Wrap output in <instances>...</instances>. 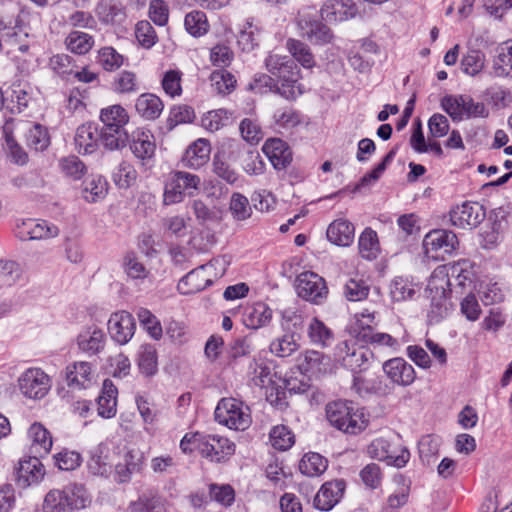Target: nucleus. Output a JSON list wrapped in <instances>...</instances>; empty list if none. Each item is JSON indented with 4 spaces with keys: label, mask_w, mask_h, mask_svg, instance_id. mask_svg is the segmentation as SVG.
Segmentation results:
<instances>
[{
    "label": "nucleus",
    "mask_w": 512,
    "mask_h": 512,
    "mask_svg": "<svg viewBox=\"0 0 512 512\" xmlns=\"http://www.w3.org/2000/svg\"><path fill=\"white\" fill-rule=\"evenodd\" d=\"M211 144L207 139L199 138L190 144L181 158L184 167L199 169L210 159Z\"/></svg>",
    "instance_id": "nucleus-24"
},
{
    "label": "nucleus",
    "mask_w": 512,
    "mask_h": 512,
    "mask_svg": "<svg viewBox=\"0 0 512 512\" xmlns=\"http://www.w3.org/2000/svg\"><path fill=\"white\" fill-rule=\"evenodd\" d=\"M199 452L211 461H221L235 452V444L228 438L218 435H202Z\"/></svg>",
    "instance_id": "nucleus-14"
},
{
    "label": "nucleus",
    "mask_w": 512,
    "mask_h": 512,
    "mask_svg": "<svg viewBox=\"0 0 512 512\" xmlns=\"http://www.w3.org/2000/svg\"><path fill=\"white\" fill-rule=\"evenodd\" d=\"M266 69L275 77L276 93L287 100H295L304 93L300 83V69L287 56L269 54L265 60Z\"/></svg>",
    "instance_id": "nucleus-1"
},
{
    "label": "nucleus",
    "mask_w": 512,
    "mask_h": 512,
    "mask_svg": "<svg viewBox=\"0 0 512 512\" xmlns=\"http://www.w3.org/2000/svg\"><path fill=\"white\" fill-rule=\"evenodd\" d=\"M90 495L81 484H69L62 489L50 490L43 502V512H73L86 508Z\"/></svg>",
    "instance_id": "nucleus-4"
},
{
    "label": "nucleus",
    "mask_w": 512,
    "mask_h": 512,
    "mask_svg": "<svg viewBox=\"0 0 512 512\" xmlns=\"http://www.w3.org/2000/svg\"><path fill=\"white\" fill-rule=\"evenodd\" d=\"M427 292L431 300L428 316L431 322H439L447 316L450 309L449 294L451 290L444 269H436L432 273L427 285Z\"/></svg>",
    "instance_id": "nucleus-6"
},
{
    "label": "nucleus",
    "mask_w": 512,
    "mask_h": 512,
    "mask_svg": "<svg viewBox=\"0 0 512 512\" xmlns=\"http://www.w3.org/2000/svg\"><path fill=\"white\" fill-rule=\"evenodd\" d=\"M112 89L117 94H132L139 90V80L136 73L123 70L118 73L112 82Z\"/></svg>",
    "instance_id": "nucleus-48"
},
{
    "label": "nucleus",
    "mask_w": 512,
    "mask_h": 512,
    "mask_svg": "<svg viewBox=\"0 0 512 512\" xmlns=\"http://www.w3.org/2000/svg\"><path fill=\"white\" fill-rule=\"evenodd\" d=\"M145 466V454L137 447H129L124 452L121 461L115 465L114 480L119 483H128L132 476L140 474Z\"/></svg>",
    "instance_id": "nucleus-13"
},
{
    "label": "nucleus",
    "mask_w": 512,
    "mask_h": 512,
    "mask_svg": "<svg viewBox=\"0 0 512 512\" xmlns=\"http://www.w3.org/2000/svg\"><path fill=\"white\" fill-rule=\"evenodd\" d=\"M326 236L334 245L349 246L354 241V226H328Z\"/></svg>",
    "instance_id": "nucleus-59"
},
{
    "label": "nucleus",
    "mask_w": 512,
    "mask_h": 512,
    "mask_svg": "<svg viewBox=\"0 0 512 512\" xmlns=\"http://www.w3.org/2000/svg\"><path fill=\"white\" fill-rule=\"evenodd\" d=\"M342 346L341 350H347L346 355L342 357V364L344 367L353 372L367 369L369 360L373 355L371 351L364 347H359L350 352L346 342H343Z\"/></svg>",
    "instance_id": "nucleus-36"
},
{
    "label": "nucleus",
    "mask_w": 512,
    "mask_h": 512,
    "mask_svg": "<svg viewBox=\"0 0 512 512\" xmlns=\"http://www.w3.org/2000/svg\"><path fill=\"white\" fill-rule=\"evenodd\" d=\"M195 119L194 109L186 104L173 105L166 120V125L169 130L174 129L180 124H187L193 122Z\"/></svg>",
    "instance_id": "nucleus-50"
},
{
    "label": "nucleus",
    "mask_w": 512,
    "mask_h": 512,
    "mask_svg": "<svg viewBox=\"0 0 512 512\" xmlns=\"http://www.w3.org/2000/svg\"><path fill=\"white\" fill-rule=\"evenodd\" d=\"M182 81L183 73L178 69H170L163 73L161 87L168 97L175 99L183 94Z\"/></svg>",
    "instance_id": "nucleus-44"
},
{
    "label": "nucleus",
    "mask_w": 512,
    "mask_h": 512,
    "mask_svg": "<svg viewBox=\"0 0 512 512\" xmlns=\"http://www.w3.org/2000/svg\"><path fill=\"white\" fill-rule=\"evenodd\" d=\"M122 268L126 276L135 281H144L150 277V270L139 260L133 252L125 254Z\"/></svg>",
    "instance_id": "nucleus-42"
},
{
    "label": "nucleus",
    "mask_w": 512,
    "mask_h": 512,
    "mask_svg": "<svg viewBox=\"0 0 512 512\" xmlns=\"http://www.w3.org/2000/svg\"><path fill=\"white\" fill-rule=\"evenodd\" d=\"M109 184L105 177L92 175L83 182L82 197L90 203L103 200L108 193Z\"/></svg>",
    "instance_id": "nucleus-35"
},
{
    "label": "nucleus",
    "mask_w": 512,
    "mask_h": 512,
    "mask_svg": "<svg viewBox=\"0 0 512 512\" xmlns=\"http://www.w3.org/2000/svg\"><path fill=\"white\" fill-rule=\"evenodd\" d=\"M212 283V276L201 265L183 276L178 282L177 289L183 295H191L204 290Z\"/></svg>",
    "instance_id": "nucleus-22"
},
{
    "label": "nucleus",
    "mask_w": 512,
    "mask_h": 512,
    "mask_svg": "<svg viewBox=\"0 0 512 512\" xmlns=\"http://www.w3.org/2000/svg\"><path fill=\"white\" fill-rule=\"evenodd\" d=\"M59 167L63 174L74 180L81 179L87 171L85 164L75 155L60 159Z\"/></svg>",
    "instance_id": "nucleus-64"
},
{
    "label": "nucleus",
    "mask_w": 512,
    "mask_h": 512,
    "mask_svg": "<svg viewBox=\"0 0 512 512\" xmlns=\"http://www.w3.org/2000/svg\"><path fill=\"white\" fill-rule=\"evenodd\" d=\"M96 379V367L89 361H76L66 367V380L72 388L87 389Z\"/></svg>",
    "instance_id": "nucleus-15"
},
{
    "label": "nucleus",
    "mask_w": 512,
    "mask_h": 512,
    "mask_svg": "<svg viewBox=\"0 0 512 512\" xmlns=\"http://www.w3.org/2000/svg\"><path fill=\"white\" fill-rule=\"evenodd\" d=\"M229 210L233 218L237 221H244L248 219L252 212L248 198L238 192H234L231 195Z\"/></svg>",
    "instance_id": "nucleus-61"
},
{
    "label": "nucleus",
    "mask_w": 512,
    "mask_h": 512,
    "mask_svg": "<svg viewBox=\"0 0 512 512\" xmlns=\"http://www.w3.org/2000/svg\"><path fill=\"white\" fill-rule=\"evenodd\" d=\"M97 63L107 72L118 70L124 64V56L112 46H105L98 50Z\"/></svg>",
    "instance_id": "nucleus-47"
},
{
    "label": "nucleus",
    "mask_w": 512,
    "mask_h": 512,
    "mask_svg": "<svg viewBox=\"0 0 512 512\" xmlns=\"http://www.w3.org/2000/svg\"><path fill=\"white\" fill-rule=\"evenodd\" d=\"M108 331L111 338L123 345L128 343L135 332V321L127 311L113 313L108 320Z\"/></svg>",
    "instance_id": "nucleus-16"
},
{
    "label": "nucleus",
    "mask_w": 512,
    "mask_h": 512,
    "mask_svg": "<svg viewBox=\"0 0 512 512\" xmlns=\"http://www.w3.org/2000/svg\"><path fill=\"white\" fill-rule=\"evenodd\" d=\"M184 27L187 33L195 38H199L207 34L210 25L205 12L201 10H193L186 14L184 18Z\"/></svg>",
    "instance_id": "nucleus-43"
},
{
    "label": "nucleus",
    "mask_w": 512,
    "mask_h": 512,
    "mask_svg": "<svg viewBox=\"0 0 512 512\" xmlns=\"http://www.w3.org/2000/svg\"><path fill=\"white\" fill-rule=\"evenodd\" d=\"M357 8L350 0H328L322 7V20L337 23L355 16Z\"/></svg>",
    "instance_id": "nucleus-27"
},
{
    "label": "nucleus",
    "mask_w": 512,
    "mask_h": 512,
    "mask_svg": "<svg viewBox=\"0 0 512 512\" xmlns=\"http://www.w3.org/2000/svg\"><path fill=\"white\" fill-rule=\"evenodd\" d=\"M106 343L104 331L96 325H89L79 332L76 344L81 352L93 356L100 353Z\"/></svg>",
    "instance_id": "nucleus-19"
},
{
    "label": "nucleus",
    "mask_w": 512,
    "mask_h": 512,
    "mask_svg": "<svg viewBox=\"0 0 512 512\" xmlns=\"http://www.w3.org/2000/svg\"><path fill=\"white\" fill-rule=\"evenodd\" d=\"M129 142V149L133 156L138 160L141 167L150 169L155 164L156 139L151 130L147 128H137L132 131Z\"/></svg>",
    "instance_id": "nucleus-8"
},
{
    "label": "nucleus",
    "mask_w": 512,
    "mask_h": 512,
    "mask_svg": "<svg viewBox=\"0 0 512 512\" xmlns=\"http://www.w3.org/2000/svg\"><path fill=\"white\" fill-rule=\"evenodd\" d=\"M117 388L109 379L104 380L101 394L97 399L98 415L103 418H112L116 415Z\"/></svg>",
    "instance_id": "nucleus-30"
},
{
    "label": "nucleus",
    "mask_w": 512,
    "mask_h": 512,
    "mask_svg": "<svg viewBox=\"0 0 512 512\" xmlns=\"http://www.w3.org/2000/svg\"><path fill=\"white\" fill-rule=\"evenodd\" d=\"M383 371L394 384L403 387L410 386L416 379L414 367L400 357L385 361Z\"/></svg>",
    "instance_id": "nucleus-20"
},
{
    "label": "nucleus",
    "mask_w": 512,
    "mask_h": 512,
    "mask_svg": "<svg viewBox=\"0 0 512 512\" xmlns=\"http://www.w3.org/2000/svg\"><path fill=\"white\" fill-rule=\"evenodd\" d=\"M215 419L229 429L245 431L252 423L248 405L235 398H223L215 409Z\"/></svg>",
    "instance_id": "nucleus-7"
},
{
    "label": "nucleus",
    "mask_w": 512,
    "mask_h": 512,
    "mask_svg": "<svg viewBox=\"0 0 512 512\" xmlns=\"http://www.w3.org/2000/svg\"><path fill=\"white\" fill-rule=\"evenodd\" d=\"M99 129L94 123L80 125L75 134V147L81 154H92L99 147Z\"/></svg>",
    "instance_id": "nucleus-28"
},
{
    "label": "nucleus",
    "mask_w": 512,
    "mask_h": 512,
    "mask_svg": "<svg viewBox=\"0 0 512 512\" xmlns=\"http://www.w3.org/2000/svg\"><path fill=\"white\" fill-rule=\"evenodd\" d=\"M441 105L454 121L472 117H487L489 114L484 103L475 102L468 95L445 96Z\"/></svg>",
    "instance_id": "nucleus-9"
},
{
    "label": "nucleus",
    "mask_w": 512,
    "mask_h": 512,
    "mask_svg": "<svg viewBox=\"0 0 512 512\" xmlns=\"http://www.w3.org/2000/svg\"><path fill=\"white\" fill-rule=\"evenodd\" d=\"M485 55L482 51L471 49L462 57L461 69L470 76L479 74L484 68Z\"/></svg>",
    "instance_id": "nucleus-56"
},
{
    "label": "nucleus",
    "mask_w": 512,
    "mask_h": 512,
    "mask_svg": "<svg viewBox=\"0 0 512 512\" xmlns=\"http://www.w3.org/2000/svg\"><path fill=\"white\" fill-rule=\"evenodd\" d=\"M18 386L25 397L41 399L50 389V379L41 369L29 368L20 375Z\"/></svg>",
    "instance_id": "nucleus-12"
},
{
    "label": "nucleus",
    "mask_w": 512,
    "mask_h": 512,
    "mask_svg": "<svg viewBox=\"0 0 512 512\" xmlns=\"http://www.w3.org/2000/svg\"><path fill=\"white\" fill-rule=\"evenodd\" d=\"M198 175L186 171L169 172L164 180L163 202L165 205L181 203L185 197L194 196L200 189Z\"/></svg>",
    "instance_id": "nucleus-5"
},
{
    "label": "nucleus",
    "mask_w": 512,
    "mask_h": 512,
    "mask_svg": "<svg viewBox=\"0 0 512 512\" xmlns=\"http://www.w3.org/2000/svg\"><path fill=\"white\" fill-rule=\"evenodd\" d=\"M27 145L35 151H43L50 145L48 130L40 124L33 125L26 136Z\"/></svg>",
    "instance_id": "nucleus-63"
},
{
    "label": "nucleus",
    "mask_w": 512,
    "mask_h": 512,
    "mask_svg": "<svg viewBox=\"0 0 512 512\" xmlns=\"http://www.w3.org/2000/svg\"><path fill=\"white\" fill-rule=\"evenodd\" d=\"M138 177L134 165L128 161H122L113 173V181L120 189H127L135 184Z\"/></svg>",
    "instance_id": "nucleus-53"
},
{
    "label": "nucleus",
    "mask_w": 512,
    "mask_h": 512,
    "mask_svg": "<svg viewBox=\"0 0 512 512\" xmlns=\"http://www.w3.org/2000/svg\"><path fill=\"white\" fill-rule=\"evenodd\" d=\"M394 481L398 488L388 497L387 502L389 507L396 509L407 503L410 493V481H407L402 475L395 476Z\"/></svg>",
    "instance_id": "nucleus-62"
},
{
    "label": "nucleus",
    "mask_w": 512,
    "mask_h": 512,
    "mask_svg": "<svg viewBox=\"0 0 512 512\" xmlns=\"http://www.w3.org/2000/svg\"><path fill=\"white\" fill-rule=\"evenodd\" d=\"M272 318V310L263 302H258L246 309L244 323L251 329L267 325Z\"/></svg>",
    "instance_id": "nucleus-38"
},
{
    "label": "nucleus",
    "mask_w": 512,
    "mask_h": 512,
    "mask_svg": "<svg viewBox=\"0 0 512 512\" xmlns=\"http://www.w3.org/2000/svg\"><path fill=\"white\" fill-rule=\"evenodd\" d=\"M230 113L226 109L208 111L201 118V126L210 132H216L228 124Z\"/></svg>",
    "instance_id": "nucleus-54"
},
{
    "label": "nucleus",
    "mask_w": 512,
    "mask_h": 512,
    "mask_svg": "<svg viewBox=\"0 0 512 512\" xmlns=\"http://www.w3.org/2000/svg\"><path fill=\"white\" fill-rule=\"evenodd\" d=\"M99 135V141L110 151L119 150L125 147L128 140V134L125 129L109 127L106 125H103L102 129L99 130Z\"/></svg>",
    "instance_id": "nucleus-41"
},
{
    "label": "nucleus",
    "mask_w": 512,
    "mask_h": 512,
    "mask_svg": "<svg viewBox=\"0 0 512 512\" xmlns=\"http://www.w3.org/2000/svg\"><path fill=\"white\" fill-rule=\"evenodd\" d=\"M137 318L148 332V334L155 340H159L162 337L163 330L159 320L152 312L146 308L140 307L136 312Z\"/></svg>",
    "instance_id": "nucleus-57"
},
{
    "label": "nucleus",
    "mask_w": 512,
    "mask_h": 512,
    "mask_svg": "<svg viewBox=\"0 0 512 512\" xmlns=\"http://www.w3.org/2000/svg\"><path fill=\"white\" fill-rule=\"evenodd\" d=\"M21 275L22 270L18 263L12 260H0V289L14 286Z\"/></svg>",
    "instance_id": "nucleus-51"
},
{
    "label": "nucleus",
    "mask_w": 512,
    "mask_h": 512,
    "mask_svg": "<svg viewBox=\"0 0 512 512\" xmlns=\"http://www.w3.org/2000/svg\"><path fill=\"white\" fill-rule=\"evenodd\" d=\"M95 13L99 21L106 25H121L127 18L125 6L119 0H101Z\"/></svg>",
    "instance_id": "nucleus-25"
},
{
    "label": "nucleus",
    "mask_w": 512,
    "mask_h": 512,
    "mask_svg": "<svg viewBox=\"0 0 512 512\" xmlns=\"http://www.w3.org/2000/svg\"><path fill=\"white\" fill-rule=\"evenodd\" d=\"M138 367L142 374L152 376L157 372V352L151 344H143L138 351Z\"/></svg>",
    "instance_id": "nucleus-45"
},
{
    "label": "nucleus",
    "mask_w": 512,
    "mask_h": 512,
    "mask_svg": "<svg viewBox=\"0 0 512 512\" xmlns=\"http://www.w3.org/2000/svg\"><path fill=\"white\" fill-rule=\"evenodd\" d=\"M287 48L294 59L303 67L311 68L314 66V56L306 44L296 39H289L287 41Z\"/></svg>",
    "instance_id": "nucleus-60"
},
{
    "label": "nucleus",
    "mask_w": 512,
    "mask_h": 512,
    "mask_svg": "<svg viewBox=\"0 0 512 512\" xmlns=\"http://www.w3.org/2000/svg\"><path fill=\"white\" fill-rule=\"evenodd\" d=\"M89 99V89L74 87L69 90L66 97V109L71 114L83 115L87 108V100Z\"/></svg>",
    "instance_id": "nucleus-49"
},
{
    "label": "nucleus",
    "mask_w": 512,
    "mask_h": 512,
    "mask_svg": "<svg viewBox=\"0 0 512 512\" xmlns=\"http://www.w3.org/2000/svg\"><path fill=\"white\" fill-rule=\"evenodd\" d=\"M271 445L280 451L290 449L295 442L294 433L285 425H277L270 431Z\"/></svg>",
    "instance_id": "nucleus-55"
},
{
    "label": "nucleus",
    "mask_w": 512,
    "mask_h": 512,
    "mask_svg": "<svg viewBox=\"0 0 512 512\" xmlns=\"http://www.w3.org/2000/svg\"><path fill=\"white\" fill-rule=\"evenodd\" d=\"M320 277L312 271L302 272L297 277L296 289L298 295L312 303H318L320 297Z\"/></svg>",
    "instance_id": "nucleus-32"
},
{
    "label": "nucleus",
    "mask_w": 512,
    "mask_h": 512,
    "mask_svg": "<svg viewBox=\"0 0 512 512\" xmlns=\"http://www.w3.org/2000/svg\"><path fill=\"white\" fill-rule=\"evenodd\" d=\"M212 86L219 94H229L236 87L235 76L227 70H215L210 75Z\"/></svg>",
    "instance_id": "nucleus-58"
},
{
    "label": "nucleus",
    "mask_w": 512,
    "mask_h": 512,
    "mask_svg": "<svg viewBox=\"0 0 512 512\" xmlns=\"http://www.w3.org/2000/svg\"><path fill=\"white\" fill-rule=\"evenodd\" d=\"M44 475L45 469L38 457L23 459L16 468V480L22 487L39 483Z\"/></svg>",
    "instance_id": "nucleus-21"
},
{
    "label": "nucleus",
    "mask_w": 512,
    "mask_h": 512,
    "mask_svg": "<svg viewBox=\"0 0 512 512\" xmlns=\"http://www.w3.org/2000/svg\"><path fill=\"white\" fill-rule=\"evenodd\" d=\"M484 218L485 213L477 203L464 202L450 211L451 224H481Z\"/></svg>",
    "instance_id": "nucleus-29"
},
{
    "label": "nucleus",
    "mask_w": 512,
    "mask_h": 512,
    "mask_svg": "<svg viewBox=\"0 0 512 512\" xmlns=\"http://www.w3.org/2000/svg\"><path fill=\"white\" fill-rule=\"evenodd\" d=\"M344 480L337 479L322 484V511L331 510L340 502L345 491Z\"/></svg>",
    "instance_id": "nucleus-40"
},
{
    "label": "nucleus",
    "mask_w": 512,
    "mask_h": 512,
    "mask_svg": "<svg viewBox=\"0 0 512 512\" xmlns=\"http://www.w3.org/2000/svg\"><path fill=\"white\" fill-rule=\"evenodd\" d=\"M458 246L456 234L450 230L437 228L428 232L423 239V248L431 258H444Z\"/></svg>",
    "instance_id": "nucleus-11"
},
{
    "label": "nucleus",
    "mask_w": 512,
    "mask_h": 512,
    "mask_svg": "<svg viewBox=\"0 0 512 512\" xmlns=\"http://www.w3.org/2000/svg\"><path fill=\"white\" fill-rule=\"evenodd\" d=\"M164 110L162 99L154 93L145 92L135 100V111L145 121L158 119Z\"/></svg>",
    "instance_id": "nucleus-26"
},
{
    "label": "nucleus",
    "mask_w": 512,
    "mask_h": 512,
    "mask_svg": "<svg viewBox=\"0 0 512 512\" xmlns=\"http://www.w3.org/2000/svg\"><path fill=\"white\" fill-rule=\"evenodd\" d=\"M262 151L276 170L286 169L293 160L290 146L280 138L267 139Z\"/></svg>",
    "instance_id": "nucleus-18"
},
{
    "label": "nucleus",
    "mask_w": 512,
    "mask_h": 512,
    "mask_svg": "<svg viewBox=\"0 0 512 512\" xmlns=\"http://www.w3.org/2000/svg\"><path fill=\"white\" fill-rule=\"evenodd\" d=\"M250 380L255 386L271 388L278 393L280 390L304 393L307 391V384L303 381L297 384L296 378H287L276 371L275 364L270 360L254 359L249 366Z\"/></svg>",
    "instance_id": "nucleus-2"
},
{
    "label": "nucleus",
    "mask_w": 512,
    "mask_h": 512,
    "mask_svg": "<svg viewBox=\"0 0 512 512\" xmlns=\"http://www.w3.org/2000/svg\"><path fill=\"white\" fill-rule=\"evenodd\" d=\"M375 322V312L364 309L354 315V323L351 325L352 335L359 341L364 340L363 334H371L372 324Z\"/></svg>",
    "instance_id": "nucleus-46"
},
{
    "label": "nucleus",
    "mask_w": 512,
    "mask_h": 512,
    "mask_svg": "<svg viewBox=\"0 0 512 512\" xmlns=\"http://www.w3.org/2000/svg\"><path fill=\"white\" fill-rule=\"evenodd\" d=\"M28 437L31 441V447L39 456L47 455L52 448V436L50 432L41 424L33 423L28 430Z\"/></svg>",
    "instance_id": "nucleus-33"
},
{
    "label": "nucleus",
    "mask_w": 512,
    "mask_h": 512,
    "mask_svg": "<svg viewBox=\"0 0 512 512\" xmlns=\"http://www.w3.org/2000/svg\"><path fill=\"white\" fill-rule=\"evenodd\" d=\"M95 43L94 37L86 32L73 30L65 38L66 49L75 55H86Z\"/></svg>",
    "instance_id": "nucleus-37"
},
{
    "label": "nucleus",
    "mask_w": 512,
    "mask_h": 512,
    "mask_svg": "<svg viewBox=\"0 0 512 512\" xmlns=\"http://www.w3.org/2000/svg\"><path fill=\"white\" fill-rule=\"evenodd\" d=\"M327 421L335 428L348 434H358L368 425L364 409L352 401L337 400L326 405Z\"/></svg>",
    "instance_id": "nucleus-3"
},
{
    "label": "nucleus",
    "mask_w": 512,
    "mask_h": 512,
    "mask_svg": "<svg viewBox=\"0 0 512 512\" xmlns=\"http://www.w3.org/2000/svg\"><path fill=\"white\" fill-rule=\"evenodd\" d=\"M380 251L378 237L371 228H366L359 238V252L367 260L375 259Z\"/></svg>",
    "instance_id": "nucleus-52"
},
{
    "label": "nucleus",
    "mask_w": 512,
    "mask_h": 512,
    "mask_svg": "<svg viewBox=\"0 0 512 512\" xmlns=\"http://www.w3.org/2000/svg\"><path fill=\"white\" fill-rule=\"evenodd\" d=\"M99 118L103 125L119 129H125L130 119L128 112L120 104L102 108Z\"/></svg>",
    "instance_id": "nucleus-39"
},
{
    "label": "nucleus",
    "mask_w": 512,
    "mask_h": 512,
    "mask_svg": "<svg viewBox=\"0 0 512 512\" xmlns=\"http://www.w3.org/2000/svg\"><path fill=\"white\" fill-rule=\"evenodd\" d=\"M368 455L379 461H387L397 468L404 467L410 459L407 448L396 445L386 438L374 439L367 447Z\"/></svg>",
    "instance_id": "nucleus-10"
},
{
    "label": "nucleus",
    "mask_w": 512,
    "mask_h": 512,
    "mask_svg": "<svg viewBox=\"0 0 512 512\" xmlns=\"http://www.w3.org/2000/svg\"><path fill=\"white\" fill-rule=\"evenodd\" d=\"M440 269L445 270V274L449 279V287L451 285H457L459 287H470L475 280V265L467 260H459L451 264L448 268L441 267Z\"/></svg>",
    "instance_id": "nucleus-23"
},
{
    "label": "nucleus",
    "mask_w": 512,
    "mask_h": 512,
    "mask_svg": "<svg viewBox=\"0 0 512 512\" xmlns=\"http://www.w3.org/2000/svg\"><path fill=\"white\" fill-rule=\"evenodd\" d=\"M13 234L21 241H38L56 237L57 226H15Z\"/></svg>",
    "instance_id": "nucleus-34"
},
{
    "label": "nucleus",
    "mask_w": 512,
    "mask_h": 512,
    "mask_svg": "<svg viewBox=\"0 0 512 512\" xmlns=\"http://www.w3.org/2000/svg\"><path fill=\"white\" fill-rule=\"evenodd\" d=\"M492 73L498 78L512 79V41H506L498 46L493 58Z\"/></svg>",
    "instance_id": "nucleus-31"
},
{
    "label": "nucleus",
    "mask_w": 512,
    "mask_h": 512,
    "mask_svg": "<svg viewBox=\"0 0 512 512\" xmlns=\"http://www.w3.org/2000/svg\"><path fill=\"white\" fill-rule=\"evenodd\" d=\"M189 230L187 243L198 252H207L216 243L215 232L210 226H178L173 233L182 236Z\"/></svg>",
    "instance_id": "nucleus-17"
}]
</instances>
